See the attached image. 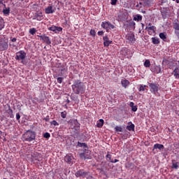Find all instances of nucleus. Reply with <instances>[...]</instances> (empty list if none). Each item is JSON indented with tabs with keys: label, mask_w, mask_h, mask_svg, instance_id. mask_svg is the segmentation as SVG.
I'll use <instances>...</instances> for the list:
<instances>
[{
	"label": "nucleus",
	"mask_w": 179,
	"mask_h": 179,
	"mask_svg": "<svg viewBox=\"0 0 179 179\" xmlns=\"http://www.w3.org/2000/svg\"><path fill=\"white\" fill-rule=\"evenodd\" d=\"M8 114H9L10 118H13V110L10 108H8Z\"/></svg>",
	"instance_id": "nucleus-36"
},
{
	"label": "nucleus",
	"mask_w": 179,
	"mask_h": 179,
	"mask_svg": "<svg viewBox=\"0 0 179 179\" xmlns=\"http://www.w3.org/2000/svg\"><path fill=\"white\" fill-rule=\"evenodd\" d=\"M173 75L176 76V78H179V69L176 68L173 71Z\"/></svg>",
	"instance_id": "nucleus-31"
},
{
	"label": "nucleus",
	"mask_w": 179,
	"mask_h": 179,
	"mask_svg": "<svg viewBox=\"0 0 179 179\" xmlns=\"http://www.w3.org/2000/svg\"><path fill=\"white\" fill-rule=\"evenodd\" d=\"M26 58V52L24 50H20L16 53L15 59L18 61H23Z\"/></svg>",
	"instance_id": "nucleus-8"
},
{
	"label": "nucleus",
	"mask_w": 179,
	"mask_h": 179,
	"mask_svg": "<svg viewBox=\"0 0 179 179\" xmlns=\"http://www.w3.org/2000/svg\"><path fill=\"white\" fill-rule=\"evenodd\" d=\"M101 26L102 29L106 30L107 33H108L110 30L115 29V26L108 21L102 22Z\"/></svg>",
	"instance_id": "nucleus-5"
},
{
	"label": "nucleus",
	"mask_w": 179,
	"mask_h": 179,
	"mask_svg": "<svg viewBox=\"0 0 179 179\" xmlns=\"http://www.w3.org/2000/svg\"><path fill=\"white\" fill-rule=\"evenodd\" d=\"M80 157L83 160H86V159H92V156H90V150L85 149L83 150V152L80 154Z\"/></svg>",
	"instance_id": "nucleus-6"
},
{
	"label": "nucleus",
	"mask_w": 179,
	"mask_h": 179,
	"mask_svg": "<svg viewBox=\"0 0 179 179\" xmlns=\"http://www.w3.org/2000/svg\"><path fill=\"white\" fill-rule=\"evenodd\" d=\"M150 71H151V72H153L154 73H160L162 70L160 68H151Z\"/></svg>",
	"instance_id": "nucleus-28"
},
{
	"label": "nucleus",
	"mask_w": 179,
	"mask_h": 179,
	"mask_svg": "<svg viewBox=\"0 0 179 179\" xmlns=\"http://www.w3.org/2000/svg\"><path fill=\"white\" fill-rule=\"evenodd\" d=\"M131 111H133L134 113H136V111H138V106L135 105L134 106H131Z\"/></svg>",
	"instance_id": "nucleus-44"
},
{
	"label": "nucleus",
	"mask_w": 179,
	"mask_h": 179,
	"mask_svg": "<svg viewBox=\"0 0 179 179\" xmlns=\"http://www.w3.org/2000/svg\"><path fill=\"white\" fill-rule=\"evenodd\" d=\"M9 47L8 45V41L5 39H1L0 41V51H6Z\"/></svg>",
	"instance_id": "nucleus-9"
},
{
	"label": "nucleus",
	"mask_w": 179,
	"mask_h": 179,
	"mask_svg": "<svg viewBox=\"0 0 179 179\" xmlns=\"http://www.w3.org/2000/svg\"><path fill=\"white\" fill-rule=\"evenodd\" d=\"M64 72H66V69H62L61 70V73H62V75L64 73Z\"/></svg>",
	"instance_id": "nucleus-52"
},
{
	"label": "nucleus",
	"mask_w": 179,
	"mask_h": 179,
	"mask_svg": "<svg viewBox=\"0 0 179 179\" xmlns=\"http://www.w3.org/2000/svg\"><path fill=\"white\" fill-rule=\"evenodd\" d=\"M144 66H145V68H149V66H150V61L149 59L145 61Z\"/></svg>",
	"instance_id": "nucleus-35"
},
{
	"label": "nucleus",
	"mask_w": 179,
	"mask_h": 179,
	"mask_svg": "<svg viewBox=\"0 0 179 179\" xmlns=\"http://www.w3.org/2000/svg\"><path fill=\"white\" fill-rule=\"evenodd\" d=\"M62 80H64V78L59 77L57 78V83H62Z\"/></svg>",
	"instance_id": "nucleus-45"
},
{
	"label": "nucleus",
	"mask_w": 179,
	"mask_h": 179,
	"mask_svg": "<svg viewBox=\"0 0 179 179\" xmlns=\"http://www.w3.org/2000/svg\"><path fill=\"white\" fill-rule=\"evenodd\" d=\"M98 36H103L104 34V31H99L97 33Z\"/></svg>",
	"instance_id": "nucleus-48"
},
{
	"label": "nucleus",
	"mask_w": 179,
	"mask_h": 179,
	"mask_svg": "<svg viewBox=\"0 0 179 179\" xmlns=\"http://www.w3.org/2000/svg\"><path fill=\"white\" fill-rule=\"evenodd\" d=\"M178 162H176V160H172V166L171 169H175L176 170L178 169Z\"/></svg>",
	"instance_id": "nucleus-23"
},
{
	"label": "nucleus",
	"mask_w": 179,
	"mask_h": 179,
	"mask_svg": "<svg viewBox=\"0 0 179 179\" xmlns=\"http://www.w3.org/2000/svg\"><path fill=\"white\" fill-rule=\"evenodd\" d=\"M66 114H67V113L66 110L61 112L62 118H66Z\"/></svg>",
	"instance_id": "nucleus-43"
},
{
	"label": "nucleus",
	"mask_w": 179,
	"mask_h": 179,
	"mask_svg": "<svg viewBox=\"0 0 179 179\" xmlns=\"http://www.w3.org/2000/svg\"><path fill=\"white\" fill-rule=\"evenodd\" d=\"M43 19H44V14H43V12L37 11L34 16V20L41 21L43 20Z\"/></svg>",
	"instance_id": "nucleus-11"
},
{
	"label": "nucleus",
	"mask_w": 179,
	"mask_h": 179,
	"mask_svg": "<svg viewBox=\"0 0 179 179\" xmlns=\"http://www.w3.org/2000/svg\"><path fill=\"white\" fill-rule=\"evenodd\" d=\"M115 131L116 132H122V127H120V126H116L115 127Z\"/></svg>",
	"instance_id": "nucleus-37"
},
{
	"label": "nucleus",
	"mask_w": 179,
	"mask_h": 179,
	"mask_svg": "<svg viewBox=\"0 0 179 179\" xmlns=\"http://www.w3.org/2000/svg\"><path fill=\"white\" fill-rule=\"evenodd\" d=\"M135 24H136L135 22H131V26L133 25L134 29H135Z\"/></svg>",
	"instance_id": "nucleus-54"
},
{
	"label": "nucleus",
	"mask_w": 179,
	"mask_h": 179,
	"mask_svg": "<svg viewBox=\"0 0 179 179\" xmlns=\"http://www.w3.org/2000/svg\"><path fill=\"white\" fill-rule=\"evenodd\" d=\"M10 47H11V48H17L15 43H10Z\"/></svg>",
	"instance_id": "nucleus-47"
},
{
	"label": "nucleus",
	"mask_w": 179,
	"mask_h": 179,
	"mask_svg": "<svg viewBox=\"0 0 179 179\" xmlns=\"http://www.w3.org/2000/svg\"><path fill=\"white\" fill-rule=\"evenodd\" d=\"M124 138H125V139H127V136H128V134H125L123 135Z\"/></svg>",
	"instance_id": "nucleus-56"
},
{
	"label": "nucleus",
	"mask_w": 179,
	"mask_h": 179,
	"mask_svg": "<svg viewBox=\"0 0 179 179\" xmlns=\"http://www.w3.org/2000/svg\"><path fill=\"white\" fill-rule=\"evenodd\" d=\"M96 125L98 128H102L103 126L104 125V120L100 119L97 122Z\"/></svg>",
	"instance_id": "nucleus-22"
},
{
	"label": "nucleus",
	"mask_w": 179,
	"mask_h": 179,
	"mask_svg": "<svg viewBox=\"0 0 179 179\" xmlns=\"http://www.w3.org/2000/svg\"><path fill=\"white\" fill-rule=\"evenodd\" d=\"M3 15H9V13H10V8H8L3 9Z\"/></svg>",
	"instance_id": "nucleus-33"
},
{
	"label": "nucleus",
	"mask_w": 179,
	"mask_h": 179,
	"mask_svg": "<svg viewBox=\"0 0 179 179\" xmlns=\"http://www.w3.org/2000/svg\"><path fill=\"white\" fill-rule=\"evenodd\" d=\"M134 166V164H132V163H129V167H131V166Z\"/></svg>",
	"instance_id": "nucleus-57"
},
{
	"label": "nucleus",
	"mask_w": 179,
	"mask_h": 179,
	"mask_svg": "<svg viewBox=\"0 0 179 179\" xmlns=\"http://www.w3.org/2000/svg\"><path fill=\"white\" fill-rule=\"evenodd\" d=\"M90 34L92 37H96V31L94 29H91Z\"/></svg>",
	"instance_id": "nucleus-41"
},
{
	"label": "nucleus",
	"mask_w": 179,
	"mask_h": 179,
	"mask_svg": "<svg viewBox=\"0 0 179 179\" xmlns=\"http://www.w3.org/2000/svg\"><path fill=\"white\" fill-rule=\"evenodd\" d=\"M128 124H130V125H127L126 127V129H127V131H135V124H134L131 122H128Z\"/></svg>",
	"instance_id": "nucleus-18"
},
{
	"label": "nucleus",
	"mask_w": 179,
	"mask_h": 179,
	"mask_svg": "<svg viewBox=\"0 0 179 179\" xmlns=\"http://www.w3.org/2000/svg\"><path fill=\"white\" fill-rule=\"evenodd\" d=\"M72 90L75 94H83L85 93V85L80 80H76L71 85Z\"/></svg>",
	"instance_id": "nucleus-1"
},
{
	"label": "nucleus",
	"mask_w": 179,
	"mask_h": 179,
	"mask_svg": "<svg viewBox=\"0 0 179 179\" xmlns=\"http://www.w3.org/2000/svg\"><path fill=\"white\" fill-rule=\"evenodd\" d=\"M17 39H16V38H13L12 39H11V41H12V43H15V41H17Z\"/></svg>",
	"instance_id": "nucleus-53"
},
{
	"label": "nucleus",
	"mask_w": 179,
	"mask_h": 179,
	"mask_svg": "<svg viewBox=\"0 0 179 179\" xmlns=\"http://www.w3.org/2000/svg\"><path fill=\"white\" fill-rule=\"evenodd\" d=\"M45 121H46V122H48L50 121V116H47L46 117H45L43 119Z\"/></svg>",
	"instance_id": "nucleus-50"
},
{
	"label": "nucleus",
	"mask_w": 179,
	"mask_h": 179,
	"mask_svg": "<svg viewBox=\"0 0 179 179\" xmlns=\"http://www.w3.org/2000/svg\"><path fill=\"white\" fill-rule=\"evenodd\" d=\"M148 85H149L150 92L152 94H157L159 90H160L161 89L160 85H159V83H149Z\"/></svg>",
	"instance_id": "nucleus-4"
},
{
	"label": "nucleus",
	"mask_w": 179,
	"mask_h": 179,
	"mask_svg": "<svg viewBox=\"0 0 179 179\" xmlns=\"http://www.w3.org/2000/svg\"><path fill=\"white\" fill-rule=\"evenodd\" d=\"M51 136V134H50V133L46 132L43 134V138H45V139H50Z\"/></svg>",
	"instance_id": "nucleus-39"
},
{
	"label": "nucleus",
	"mask_w": 179,
	"mask_h": 179,
	"mask_svg": "<svg viewBox=\"0 0 179 179\" xmlns=\"http://www.w3.org/2000/svg\"><path fill=\"white\" fill-rule=\"evenodd\" d=\"M121 84H122V86L124 87V89H127V87H128V85H129V80L122 79L121 80Z\"/></svg>",
	"instance_id": "nucleus-20"
},
{
	"label": "nucleus",
	"mask_w": 179,
	"mask_h": 179,
	"mask_svg": "<svg viewBox=\"0 0 179 179\" xmlns=\"http://www.w3.org/2000/svg\"><path fill=\"white\" fill-rule=\"evenodd\" d=\"M129 106V107L132 108L133 106H135V103L134 102H130Z\"/></svg>",
	"instance_id": "nucleus-51"
},
{
	"label": "nucleus",
	"mask_w": 179,
	"mask_h": 179,
	"mask_svg": "<svg viewBox=\"0 0 179 179\" xmlns=\"http://www.w3.org/2000/svg\"><path fill=\"white\" fill-rule=\"evenodd\" d=\"M87 174H89V172H86L84 170H79L76 173L75 176L76 177H83L85 178Z\"/></svg>",
	"instance_id": "nucleus-12"
},
{
	"label": "nucleus",
	"mask_w": 179,
	"mask_h": 179,
	"mask_svg": "<svg viewBox=\"0 0 179 179\" xmlns=\"http://www.w3.org/2000/svg\"><path fill=\"white\" fill-rule=\"evenodd\" d=\"M134 20H135L136 22H141V20H142V15H136L134 17Z\"/></svg>",
	"instance_id": "nucleus-29"
},
{
	"label": "nucleus",
	"mask_w": 179,
	"mask_h": 179,
	"mask_svg": "<svg viewBox=\"0 0 179 179\" xmlns=\"http://www.w3.org/2000/svg\"><path fill=\"white\" fill-rule=\"evenodd\" d=\"M176 3H179V0H176Z\"/></svg>",
	"instance_id": "nucleus-59"
},
{
	"label": "nucleus",
	"mask_w": 179,
	"mask_h": 179,
	"mask_svg": "<svg viewBox=\"0 0 179 179\" xmlns=\"http://www.w3.org/2000/svg\"><path fill=\"white\" fill-rule=\"evenodd\" d=\"M31 162L34 164H40L43 162V155L38 152L31 154Z\"/></svg>",
	"instance_id": "nucleus-3"
},
{
	"label": "nucleus",
	"mask_w": 179,
	"mask_h": 179,
	"mask_svg": "<svg viewBox=\"0 0 179 179\" xmlns=\"http://www.w3.org/2000/svg\"><path fill=\"white\" fill-rule=\"evenodd\" d=\"M36 31H37L36 28H31V29H29V33L30 34H31L32 36H34V34H36Z\"/></svg>",
	"instance_id": "nucleus-34"
},
{
	"label": "nucleus",
	"mask_w": 179,
	"mask_h": 179,
	"mask_svg": "<svg viewBox=\"0 0 179 179\" xmlns=\"http://www.w3.org/2000/svg\"><path fill=\"white\" fill-rule=\"evenodd\" d=\"M68 123L71 124L72 129H76V131H78L80 128V123L76 119H72Z\"/></svg>",
	"instance_id": "nucleus-7"
},
{
	"label": "nucleus",
	"mask_w": 179,
	"mask_h": 179,
	"mask_svg": "<svg viewBox=\"0 0 179 179\" xmlns=\"http://www.w3.org/2000/svg\"><path fill=\"white\" fill-rule=\"evenodd\" d=\"M103 46L104 47H108L110 45V44H113V41H109L108 36H103Z\"/></svg>",
	"instance_id": "nucleus-14"
},
{
	"label": "nucleus",
	"mask_w": 179,
	"mask_h": 179,
	"mask_svg": "<svg viewBox=\"0 0 179 179\" xmlns=\"http://www.w3.org/2000/svg\"><path fill=\"white\" fill-rule=\"evenodd\" d=\"M153 2V0H141L140 5L143 6H150Z\"/></svg>",
	"instance_id": "nucleus-15"
},
{
	"label": "nucleus",
	"mask_w": 179,
	"mask_h": 179,
	"mask_svg": "<svg viewBox=\"0 0 179 179\" xmlns=\"http://www.w3.org/2000/svg\"><path fill=\"white\" fill-rule=\"evenodd\" d=\"M143 13H146V11H143Z\"/></svg>",
	"instance_id": "nucleus-63"
},
{
	"label": "nucleus",
	"mask_w": 179,
	"mask_h": 179,
	"mask_svg": "<svg viewBox=\"0 0 179 179\" xmlns=\"http://www.w3.org/2000/svg\"><path fill=\"white\" fill-rule=\"evenodd\" d=\"M67 103H70V101L69 99L67 100Z\"/></svg>",
	"instance_id": "nucleus-62"
},
{
	"label": "nucleus",
	"mask_w": 179,
	"mask_h": 179,
	"mask_svg": "<svg viewBox=\"0 0 179 179\" xmlns=\"http://www.w3.org/2000/svg\"><path fill=\"white\" fill-rule=\"evenodd\" d=\"M145 87H146V85H141L138 89L139 92H145Z\"/></svg>",
	"instance_id": "nucleus-42"
},
{
	"label": "nucleus",
	"mask_w": 179,
	"mask_h": 179,
	"mask_svg": "<svg viewBox=\"0 0 179 179\" xmlns=\"http://www.w3.org/2000/svg\"><path fill=\"white\" fill-rule=\"evenodd\" d=\"M117 2H118V0H111V5H117Z\"/></svg>",
	"instance_id": "nucleus-46"
},
{
	"label": "nucleus",
	"mask_w": 179,
	"mask_h": 179,
	"mask_svg": "<svg viewBox=\"0 0 179 179\" xmlns=\"http://www.w3.org/2000/svg\"><path fill=\"white\" fill-rule=\"evenodd\" d=\"M152 42L154 44H160V41L159 40V38H152Z\"/></svg>",
	"instance_id": "nucleus-30"
},
{
	"label": "nucleus",
	"mask_w": 179,
	"mask_h": 179,
	"mask_svg": "<svg viewBox=\"0 0 179 179\" xmlns=\"http://www.w3.org/2000/svg\"><path fill=\"white\" fill-rule=\"evenodd\" d=\"M22 138L24 139V141L31 142L32 141H34V139H36V134L34 133V131H28L22 135Z\"/></svg>",
	"instance_id": "nucleus-2"
},
{
	"label": "nucleus",
	"mask_w": 179,
	"mask_h": 179,
	"mask_svg": "<svg viewBox=\"0 0 179 179\" xmlns=\"http://www.w3.org/2000/svg\"><path fill=\"white\" fill-rule=\"evenodd\" d=\"M50 125H53L54 127H58V125H59V124L57 122V120H53L52 122H50Z\"/></svg>",
	"instance_id": "nucleus-38"
},
{
	"label": "nucleus",
	"mask_w": 179,
	"mask_h": 179,
	"mask_svg": "<svg viewBox=\"0 0 179 179\" xmlns=\"http://www.w3.org/2000/svg\"><path fill=\"white\" fill-rule=\"evenodd\" d=\"M127 40L130 41V43H134L135 41V35L130 34L127 36Z\"/></svg>",
	"instance_id": "nucleus-25"
},
{
	"label": "nucleus",
	"mask_w": 179,
	"mask_h": 179,
	"mask_svg": "<svg viewBox=\"0 0 179 179\" xmlns=\"http://www.w3.org/2000/svg\"><path fill=\"white\" fill-rule=\"evenodd\" d=\"M155 149H159V150H163V149H164V145H163L162 144L156 143L153 146V150H155Z\"/></svg>",
	"instance_id": "nucleus-19"
},
{
	"label": "nucleus",
	"mask_w": 179,
	"mask_h": 179,
	"mask_svg": "<svg viewBox=\"0 0 179 179\" xmlns=\"http://www.w3.org/2000/svg\"><path fill=\"white\" fill-rule=\"evenodd\" d=\"M159 38L163 40V41H167V34H166V33L161 32L159 34Z\"/></svg>",
	"instance_id": "nucleus-21"
},
{
	"label": "nucleus",
	"mask_w": 179,
	"mask_h": 179,
	"mask_svg": "<svg viewBox=\"0 0 179 179\" xmlns=\"http://www.w3.org/2000/svg\"><path fill=\"white\" fill-rule=\"evenodd\" d=\"M106 157V160H108V162H110V163H118V162H120V160H118V159H111L112 155H111L110 152H107Z\"/></svg>",
	"instance_id": "nucleus-13"
},
{
	"label": "nucleus",
	"mask_w": 179,
	"mask_h": 179,
	"mask_svg": "<svg viewBox=\"0 0 179 179\" xmlns=\"http://www.w3.org/2000/svg\"><path fill=\"white\" fill-rule=\"evenodd\" d=\"M78 146L79 148H87V144L86 143L78 142Z\"/></svg>",
	"instance_id": "nucleus-32"
},
{
	"label": "nucleus",
	"mask_w": 179,
	"mask_h": 179,
	"mask_svg": "<svg viewBox=\"0 0 179 179\" xmlns=\"http://www.w3.org/2000/svg\"><path fill=\"white\" fill-rule=\"evenodd\" d=\"M40 40H42L43 43H45L48 45H51V39L50 37L45 36V34L39 36Z\"/></svg>",
	"instance_id": "nucleus-10"
},
{
	"label": "nucleus",
	"mask_w": 179,
	"mask_h": 179,
	"mask_svg": "<svg viewBox=\"0 0 179 179\" xmlns=\"http://www.w3.org/2000/svg\"><path fill=\"white\" fill-rule=\"evenodd\" d=\"M145 30H148V31H153V33H156V27L152 26V27H146Z\"/></svg>",
	"instance_id": "nucleus-26"
},
{
	"label": "nucleus",
	"mask_w": 179,
	"mask_h": 179,
	"mask_svg": "<svg viewBox=\"0 0 179 179\" xmlns=\"http://www.w3.org/2000/svg\"><path fill=\"white\" fill-rule=\"evenodd\" d=\"M142 28L145 27V24L143 23L141 24Z\"/></svg>",
	"instance_id": "nucleus-58"
},
{
	"label": "nucleus",
	"mask_w": 179,
	"mask_h": 179,
	"mask_svg": "<svg viewBox=\"0 0 179 179\" xmlns=\"http://www.w3.org/2000/svg\"><path fill=\"white\" fill-rule=\"evenodd\" d=\"M16 120H17V121H19V120H20V114H19V113L16 114Z\"/></svg>",
	"instance_id": "nucleus-49"
},
{
	"label": "nucleus",
	"mask_w": 179,
	"mask_h": 179,
	"mask_svg": "<svg viewBox=\"0 0 179 179\" xmlns=\"http://www.w3.org/2000/svg\"><path fill=\"white\" fill-rule=\"evenodd\" d=\"M72 159H73V157L71 155H66L64 157V160L66 163H71L72 162Z\"/></svg>",
	"instance_id": "nucleus-24"
},
{
	"label": "nucleus",
	"mask_w": 179,
	"mask_h": 179,
	"mask_svg": "<svg viewBox=\"0 0 179 179\" xmlns=\"http://www.w3.org/2000/svg\"><path fill=\"white\" fill-rule=\"evenodd\" d=\"M152 26H153V25H152V24L150 22V23L148 24L147 27H152Z\"/></svg>",
	"instance_id": "nucleus-55"
},
{
	"label": "nucleus",
	"mask_w": 179,
	"mask_h": 179,
	"mask_svg": "<svg viewBox=\"0 0 179 179\" xmlns=\"http://www.w3.org/2000/svg\"><path fill=\"white\" fill-rule=\"evenodd\" d=\"M129 69H130L131 71H132V69H128V70H127V71H129Z\"/></svg>",
	"instance_id": "nucleus-60"
},
{
	"label": "nucleus",
	"mask_w": 179,
	"mask_h": 179,
	"mask_svg": "<svg viewBox=\"0 0 179 179\" xmlns=\"http://www.w3.org/2000/svg\"><path fill=\"white\" fill-rule=\"evenodd\" d=\"M54 12H55V10H52V6H49L45 9V13L46 15L54 13Z\"/></svg>",
	"instance_id": "nucleus-17"
},
{
	"label": "nucleus",
	"mask_w": 179,
	"mask_h": 179,
	"mask_svg": "<svg viewBox=\"0 0 179 179\" xmlns=\"http://www.w3.org/2000/svg\"><path fill=\"white\" fill-rule=\"evenodd\" d=\"M48 30H50V31H55V33H57V31H62V27L52 26L48 28Z\"/></svg>",
	"instance_id": "nucleus-16"
},
{
	"label": "nucleus",
	"mask_w": 179,
	"mask_h": 179,
	"mask_svg": "<svg viewBox=\"0 0 179 179\" xmlns=\"http://www.w3.org/2000/svg\"><path fill=\"white\" fill-rule=\"evenodd\" d=\"M173 1H176V0H173Z\"/></svg>",
	"instance_id": "nucleus-64"
},
{
	"label": "nucleus",
	"mask_w": 179,
	"mask_h": 179,
	"mask_svg": "<svg viewBox=\"0 0 179 179\" xmlns=\"http://www.w3.org/2000/svg\"><path fill=\"white\" fill-rule=\"evenodd\" d=\"M2 162V159L0 158V163H1Z\"/></svg>",
	"instance_id": "nucleus-61"
},
{
	"label": "nucleus",
	"mask_w": 179,
	"mask_h": 179,
	"mask_svg": "<svg viewBox=\"0 0 179 179\" xmlns=\"http://www.w3.org/2000/svg\"><path fill=\"white\" fill-rule=\"evenodd\" d=\"M5 27V21L3 20V18L0 17V30H2V29H4Z\"/></svg>",
	"instance_id": "nucleus-27"
},
{
	"label": "nucleus",
	"mask_w": 179,
	"mask_h": 179,
	"mask_svg": "<svg viewBox=\"0 0 179 179\" xmlns=\"http://www.w3.org/2000/svg\"><path fill=\"white\" fill-rule=\"evenodd\" d=\"M173 29H175V30H179V23L178 22H175L173 24Z\"/></svg>",
	"instance_id": "nucleus-40"
}]
</instances>
